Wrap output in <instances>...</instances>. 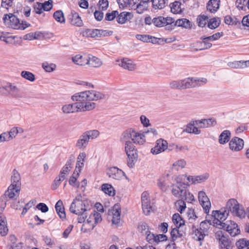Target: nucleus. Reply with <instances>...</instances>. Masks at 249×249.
Wrapping results in <instances>:
<instances>
[{
	"mask_svg": "<svg viewBox=\"0 0 249 249\" xmlns=\"http://www.w3.org/2000/svg\"><path fill=\"white\" fill-rule=\"evenodd\" d=\"M80 103H74L63 106L62 107L63 112L65 113H71L80 111Z\"/></svg>",
	"mask_w": 249,
	"mask_h": 249,
	"instance_id": "2eb2a0df",
	"label": "nucleus"
},
{
	"mask_svg": "<svg viewBox=\"0 0 249 249\" xmlns=\"http://www.w3.org/2000/svg\"><path fill=\"white\" fill-rule=\"evenodd\" d=\"M55 211L59 218L63 221L66 219L65 208L61 200H59L55 205Z\"/></svg>",
	"mask_w": 249,
	"mask_h": 249,
	"instance_id": "a211bd4d",
	"label": "nucleus"
},
{
	"mask_svg": "<svg viewBox=\"0 0 249 249\" xmlns=\"http://www.w3.org/2000/svg\"><path fill=\"white\" fill-rule=\"evenodd\" d=\"M180 89H185L187 88H192L195 86L192 80L190 78L185 79L180 81Z\"/></svg>",
	"mask_w": 249,
	"mask_h": 249,
	"instance_id": "de8ad7c7",
	"label": "nucleus"
},
{
	"mask_svg": "<svg viewBox=\"0 0 249 249\" xmlns=\"http://www.w3.org/2000/svg\"><path fill=\"white\" fill-rule=\"evenodd\" d=\"M228 65L234 69L244 68L249 67V60L231 62L228 63Z\"/></svg>",
	"mask_w": 249,
	"mask_h": 249,
	"instance_id": "393cba45",
	"label": "nucleus"
},
{
	"mask_svg": "<svg viewBox=\"0 0 249 249\" xmlns=\"http://www.w3.org/2000/svg\"><path fill=\"white\" fill-rule=\"evenodd\" d=\"M20 191H17V189H12L10 188V186L8 188L4 194L2 195L5 196V198H9L11 199H16L17 197L18 196V194Z\"/></svg>",
	"mask_w": 249,
	"mask_h": 249,
	"instance_id": "cd10ccee",
	"label": "nucleus"
},
{
	"mask_svg": "<svg viewBox=\"0 0 249 249\" xmlns=\"http://www.w3.org/2000/svg\"><path fill=\"white\" fill-rule=\"evenodd\" d=\"M172 186L173 187H176L177 189H178V190H180V196L181 195L182 190V192L183 191L184 192H187L188 190V188L190 186V185L188 183H185L182 182H177V184L176 185L173 184Z\"/></svg>",
	"mask_w": 249,
	"mask_h": 249,
	"instance_id": "4d7b16f0",
	"label": "nucleus"
},
{
	"mask_svg": "<svg viewBox=\"0 0 249 249\" xmlns=\"http://www.w3.org/2000/svg\"><path fill=\"white\" fill-rule=\"evenodd\" d=\"M184 201H186L188 203H191L193 201H195L194 196L192 194L189 192L188 190L187 192H184L181 191V195L180 196Z\"/></svg>",
	"mask_w": 249,
	"mask_h": 249,
	"instance_id": "49530a36",
	"label": "nucleus"
},
{
	"mask_svg": "<svg viewBox=\"0 0 249 249\" xmlns=\"http://www.w3.org/2000/svg\"><path fill=\"white\" fill-rule=\"evenodd\" d=\"M86 60V64H88L92 67H99L102 64V61L99 58L92 55L91 57H87Z\"/></svg>",
	"mask_w": 249,
	"mask_h": 249,
	"instance_id": "a878e982",
	"label": "nucleus"
},
{
	"mask_svg": "<svg viewBox=\"0 0 249 249\" xmlns=\"http://www.w3.org/2000/svg\"><path fill=\"white\" fill-rule=\"evenodd\" d=\"M113 217L112 223L113 224H118L120 220V215L121 213V205L119 203L115 204L111 210Z\"/></svg>",
	"mask_w": 249,
	"mask_h": 249,
	"instance_id": "f3484780",
	"label": "nucleus"
},
{
	"mask_svg": "<svg viewBox=\"0 0 249 249\" xmlns=\"http://www.w3.org/2000/svg\"><path fill=\"white\" fill-rule=\"evenodd\" d=\"M144 134L136 132L134 129L130 128L125 130L122 135L121 140H130L134 143L142 144L145 140Z\"/></svg>",
	"mask_w": 249,
	"mask_h": 249,
	"instance_id": "20e7f679",
	"label": "nucleus"
},
{
	"mask_svg": "<svg viewBox=\"0 0 249 249\" xmlns=\"http://www.w3.org/2000/svg\"><path fill=\"white\" fill-rule=\"evenodd\" d=\"M107 175L109 178L120 180L123 177L125 176V173L116 167H112L109 169Z\"/></svg>",
	"mask_w": 249,
	"mask_h": 249,
	"instance_id": "f8f14e48",
	"label": "nucleus"
},
{
	"mask_svg": "<svg viewBox=\"0 0 249 249\" xmlns=\"http://www.w3.org/2000/svg\"><path fill=\"white\" fill-rule=\"evenodd\" d=\"M220 0H210L207 4V10L211 13H215L219 8Z\"/></svg>",
	"mask_w": 249,
	"mask_h": 249,
	"instance_id": "412c9836",
	"label": "nucleus"
},
{
	"mask_svg": "<svg viewBox=\"0 0 249 249\" xmlns=\"http://www.w3.org/2000/svg\"><path fill=\"white\" fill-rule=\"evenodd\" d=\"M164 22L165 25L168 26L166 27V29L168 30H172L174 29L175 26H173L174 25V19L171 17H166L164 18Z\"/></svg>",
	"mask_w": 249,
	"mask_h": 249,
	"instance_id": "69168bd1",
	"label": "nucleus"
},
{
	"mask_svg": "<svg viewBox=\"0 0 249 249\" xmlns=\"http://www.w3.org/2000/svg\"><path fill=\"white\" fill-rule=\"evenodd\" d=\"M89 142V141L86 137V134L85 133H83L78 140L76 144V146L79 149H84L86 147Z\"/></svg>",
	"mask_w": 249,
	"mask_h": 249,
	"instance_id": "c756f323",
	"label": "nucleus"
},
{
	"mask_svg": "<svg viewBox=\"0 0 249 249\" xmlns=\"http://www.w3.org/2000/svg\"><path fill=\"white\" fill-rule=\"evenodd\" d=\"M181 3L179 1H175L170 4L171 11L173 14H181L184 8H181Z\"/></svg>",
	"mask_w": 249,
	"mask_h": 249,
	"instance_id": "2f4dec72",
	"label": "nucleus"
},
{
	"mask_svg": "<svg viewBox=\"0 0 249 249\" xmlns=\"http://www.w3.org/2000/svg\"><path fill=\"white\" fill-rule=\"evenodd\" d=\"M87 57H84L80 54H77L72 57V60L75 64L83 66L86 64V59Z\"/></svg>",
	"mask_w": 249,
	"mask_h": 249,
	"instance_id": "09e8293b",
	"label": "nucleus"
},
{
	"mask_svg": "<svg viewBox=\"0 0 249 249\" xmlns=\"http://www.w3.org/2000/svg\"><path fill=\"white\" fill-rule=\"evenodd\" d=\"M118 15V11L117 10L112 11L111 12H107L105 15V20L106 21H112Z\"/></svg>",
	"mask_w": 249,
	"mask_h": 249,
	"instance_id": "774afa93",
	"label": "nucleus"
},
{
	"mask_svg": "<svg viewBox=\"0 0 249 249\" xmlns=\"http://www.w3.org/2000/svg\"><path fill=\"white\" fill-rule=\"evenodd\" d=\"M176 207H178V211L180 213H182L183 212L186 208V205L185 201L181 198L179 200H177L175 203Z\"/></svg>",
	"mask_w": 249,
	"mask_h": 249,
	"instance_id": "13d9d810",
	"label": "nucleus"
},
{
	"mask_svg": "<svg viewBox=\"0 0 249 249\" xmlns=\"http://www.w3.org/2000/svg\"><path fill=\"white\" fill-rule=\"evenodd\" d=\"M89 91L88 90L82 91L74 94L71 96V99L73 101H76V103H85L89 100Z\"/></svg>",
	"mask_w": 249,
	"mask_h": 249,
	"instance_id": "dca6fc26",
	"label": "nucleus"
},
{
	"mask_svg": "<svg viewBox=\"0 0 249 249\" xmlns=\"http://www.w3.org/2000/svg\"><path fill=\"white\" fill-rule=\"evenodd\" d=\"M42 68L46 71L51 72L53 71L56 69V65L53 63L49 64L48 62H45L42 63Z\"/></svg>",
	"mask_w": 249,
	"mask_h": 249,
	"instance_id": "680f3d73",
	"label": "nucleus"
},
{
	"mask_svg": "<svg viewBox=\"0 0 249 249\" xmlns=\"http://www.w3.org/2000/svg\"><path fill=\"white\" fill-rule=\"evenodd\" d=\"M52 0H48L44 2H36L37 5H41L43 11H50L53 7Z\"/></svg>",
	"mask_w": 249,
	"mask_h": 249,
	"instance_id": "c03bdc74",
	"label": "nucleus"
},
{
	"mask_svg": "<svg viewBox=\"0 0 249 249\" xmlns=\"http://www.w3.org/2000/svg\"><path fill=\"white\" fill-rule=\"evenodd\" d=\"M37 34V36H35L34 35V33H30L28 34H26L23 36V39L24 40H32L33 39H38L39 37H40L42 35V34L40 32H35V35Z\"/></svg>",
	"mask_w": 249,
	"mask_h": 249,
	"instance_id": "338daca9",
	"label": "nucleus"
},
{
	"mask_svg": "<svg viewBox=\"0 0 249 249\" xmlns=\"http://www.w3.org/2000/svg\"><path fill=\"white\" fill-rule=\"evenodd\" d=\"M206 40H204L201 41H197L196 42V43L200 44V47H201V48L195 49V51H201L210 48L212 46V44L211 43L206 41Z\"/></svg>",
	"mask_w": 249,
	"mask_h": 249,
	"instance_id": "6e6d98bb",
	"label": "nucleus"
},
{
	"mask_svg": "<svg viewBox=\"0 0 249 249\" xmlns=\"http://www.w3.org/2000/svg\"><path fill=\"white\" fill-rule=\"evenodd\" d=\"M173 26H178L190 29L192 27V24L190 21L187 18H180L176 21Z\"/></svg>",
	"mask_w": 249,
	"mask_h": 249,
	"instance_id": "bb28decb",
	"label": "nucleus"
},
{
	"mask_svg": "<svg viewBox=\"0 0 249 249\" xmlns=\"http://www.w3.org/2000/svg\"><path fill=\"white\" fill-rule=\"evenodd\" d=\"M168 147L167 141L160 138L156 141L155 146L151 148V152L153 155H157L164 152Z\"/></svg>",
	"mask_w": 249,
	"mask_h": 249,
	"instance_id": "6e6552de",
	"label": "nucleus"
},
{
	"mask_svg": "<svg viewBox=\"0 0 249 249\" xmlns=\"http://www.w3.org/2000/svg\"><path fill=\"white\" fill-rule=\"evenodd\" d=\"M86 137L89 139H94L96 138L99 135V132L97 130H91L84 132Z\"/></svg>",
	"mask_w": 249,
	"mask_h": 249,
	"instance_id": "0e129e2a",
	"label": "nucleus"
},
{
	"mask_svg": "<svg viewBox=\"0 0 249 249\" xmlns=\"http://www.w3.org/2000/svg\"><path fill=\"white\" fill-rule=\"evenodd\" d=\"M78 208V206H77L74 203V202H72V203L71 204L70 207V211L74 214H75L78 215H81L84 214V212H85V208H81L80 210L77 209L76 210V208Z\"/></svg>",
	"mask_w": 249,
	"mask_h": 249,
	"instance_id": "37998d69",
	"label": "nucleus"
},
{
	"mask_svg": "<svg viewBox=\"0 0 249 249\" xmlns=\"http://www.w3.org/2000/svg\"><path fill=\"white\" fill-rule=\"evenodd\" d=\"M101 188L102 190L109 196H114L115 195L116 191L111 184L104 183L102 185Z\"/></svg>",
	"mask_w": 249,
	"mask_h": 249,
	"instance_id": "7c9ffc66",
	"label": "nucleus"
},
{
	"mask_svg": "<svg viewBox=\"0 0 249 249\" xmlns=\"http://www.w3.org/2000/svg\"><path fill=\"white\" fill-rule=\"evenodd\" d=\"M198 199L204 213L208 214L211 206L209 198L204 191H199L198 194Z\"/></svg>",
	"mask_w": 249,
	"mask_h": 249,
	"instance_id": "0eeeda50",
	"label": "nucleus"
},
{
	"mask_svg": "<svg viewBox=\"0 0 249 249\" xmlns=\"http://www.w3.org/2000/svg\"><path fill=\"white\" fill-rule=\"evenodd\" d=\"M66 178L65 175H60L55 178L53 181V183L52 185V189L54 190L57 188L58 186L60 184L61 181Z\"/></svg>",
	"mask_w": 249,
	"mask_h": 249,
	"instance_id": "5fc2aeb1",
	"label": "nucleus"
},
{
	"mask_svg": "<svg viewBox=\"0 0 249 249\" xmlns=\"http://www.w3.org/2000/svg\"><path fill=\"white\" fill-rule=\"evenodd\" d=\"M89 91V100L97 101L100 99H105L106 95L103 93L96 90H88Z\"/></svg>",
	"mask_w": 249,
	"mask_h": 249,
	"instance_id": "4be33fe9",
	"label": "nucleus"
},
{
	"mask_svg": "<svg viewBox=\"0 0 249 249\" xmlns=\"http://www.w3.org/2000/svg\"><path fill=\"white\" fill-rule=\"evenodd\" d=\"M213 223L214 224L222 226V228L220 229L228 231L231 236L234 237L240 233V230L238 225L233 221H230L231 224H228L221 221H220V223L217 222H213Z\"/></svg>",
	"mask_w": 249,
	"mask_h": 249,
	"instance_id": "39448f33",
	"label": "nucleus"
},
{
	"mask_svg": "<svg viewBox=\"0 0 249 249\" xmlns=\"http://www.w3.org/2000/svg\"><path fill=\"white\" fill-rule=\"evenodd\" d=\"M224 22L229 25L240 26L239 20L235 17L232 18L231 16L228 15L224 17Z\"/></svg>",
	"mask_w": 249,
	"mask_h": 249,
	"instance_id": "72a5a7b5",
	"label": "nucleus"
},
{
	"mask_svg": "<svg viewBox=\"0 0 249 249\" xmlns=\"http://www.w3.org/2000/svg\"><path fill=\"white\" fill-rule=\"evenodd\" d=\"M235 244L238 249H249V240L246 238L240 239Z\"/></svg>",
	"mask_w": 249,
	"mask_h": 249,
	"instance_id": "ea45409f",
	"label": "nucleus"
},
{
	"mask_svg": "<svg viewBox=\"0 0 249 249\" xmlns=\"http://www.w3.org/2000/svg\"><path fill=\"white\" fill-rule=\"evenodd\" d=\"M21 76L24 79L31 82H34L35 79V75L31 72L23 71L21 73Z\"/></svg>",
	"mask_w": 249,
	"mask_h": 249,
	"instance_id": "bf43d9fd",
	"label": "nucleus"
},
{
	"mask_svg": "<svg viewBox=\"0 0 249 249\" xmlns=\"http://www.w3.org/2000/svg\"><path fill=\"white\" fill-rule=\"evenodd\" d=\"M8 229L7 226L6 220H0V234L2 236L7 234Z\"/></svg>",
	"mask_w": 249,
	"mask_h": 249,
	"instance_id": "3c124183",
	"label": "nucleus"
},
{
	"mask_svg": "<svg viewBox=\"0 0 249 249\" xmlns=\"http://www.w3.org/2000/svg\"><path fill=\"white\" fill-rule=\"evenodd\" d=\"M244 144V142L242 139L234 137L230 141L229 147L232 151H239L243 148Z\"/></svg>",
	"mask_w": 249,
	"mask_h": 249,
	"instance_id": "1a4fd4ad",
	"label": "nucleus"
},
{
	"mask_svg": "<svg viewBox=\"0 0 249 249\" xmlns=\"http://www.w3.org/2000/svg\"><path fill=\"white\" fill-rule=\"evenodd\" d=\"M208 19V17L207 16L199 15L197 18V23L199 27H204L206 24V20Z\"/></svg>",
	"mask_w": 249,
	"mask_h": 249,
	"instance_id": "e2e57ef3",
	"label": "nucleus"
},
{
	"mask_svg": "<svg viewBox=\"0 0 249 249\" xmlns=\"http://www.w3.org/2000/svg\"><path fill=\"white\" fill-rule=\"evenodd\" d=\"M13 97L16 98H21L24 97L23 94L20 92L19 89L15 86L12 85L10 89H9V93Z\"/></svg>",
	"mask_w": 249,
	"mask_h": 249,
	"instance_id": "4c0bfd02",
	"label": "nucleus"
},
{
	"mask_svg": "<svg viewBox=\"0 0 249 249\" xmlns=\"http://www.w3.org/2000/svg\"><path fill=\"white\" fill-rule=\"evenodd\" d=\"M80 111L82 110H91L95 107L96 104L93 102H90L89 101H86L85 103L80 104Z\"/></svg>",
	"mask_w": 249,
	"mask_h": 249,
	"instance_id": "79ce46f5",
	"label": "nucleus"
},
{
	"mask_svg": "<svg viewBox=\"0 0 249 249\" xmlns=\"http://www.w3.org/2000/svg\"><path fill=\"white\" fill-rule=\"evenodd\" d=\"M138 231L142 234H147V231H149V226L145 222H141L138 226Z\"/></svg>",
	"mask_w": 249,
	"mask_h": 249,
	"instance_id": "052dcab7",
	"label": "nucleus"
},
{
	"mask_svg": "<svg viewBox=\"0 0 249 249\" xmlns=\"http://www.w3.org/2000/svg\"><path fill=\"white\" fill-rule=\"evenodd\" d=\"M53 17L55 20L60 23L65 22V18L64 13L62 10H57L54 12Z\"/></svg>",
	"mask_w": 249,
	"mask_h": 249,
	"instance_id": "a19ab883",
	"label": "nucleus"
},
{
	"mask_svg": "<svg viewBox=\"0 0 249 249\" xmlns=\"http://www.w3.org/2000/svg\"><path fill=\"white\" fill-rule=\"evenodd\" d=\"M216 239H219L221 244L227 249H229L231 247L230 242L228 239V236L225 235V233L222 231H218L215 234Z\"/></svg>",
	"mask_w": 249,
	"mask_h": 249,
	"instance_id": "6ab92c4d",
	"label": "nucleus"
},
{
	"mask_svg": "<svg viewBox=\"0 0 249 249\" xmlns=\"http://www.w3.org/2000/svg\"><path fill=\"white\" fill-rule=\"evenodd\" d=\"M196 125H199L200 128H206L214 126L216 124V121L213 118H211L208 119H204L200 120H196Z\"/></svg>",
	"mask_w": 249,
	"mask_h": 249,
	"instance_id": "4468645a",
	"label": "nucleus"
},
{
	"mask_svg": "<svg viewBox=\"0 0 249 249\" xmlns=\"http://www.w3.org/2000/svg\"><path fill=\"white\" fill-rule=\"evenodd\" d=\"M142 205L143 213L145 215H149L150 210L152 208L150 200L146 199V200H142Z\"/></svg>",
	"mask_w": 249,
	"mask_h": 249,
	"instance_id": "a18cd8bd",
	"label": "nucleus"
},
{
	"mask_svg": "<svg viewBox=\"0 0 249 249\" xmlns=\"http://www.w3.org/2000/svg\"><path fill=\"white\" fill-rule=\"evenodd\" d=\"M164 17L162 16H159L154 18L152 19V22L154 25L157 27H161L165 25Z\"/></svg>",
	"mask_w": 249,
	"mask_h": 249,
	"instance_id": "603ef678",
	"label": "nucleus"
},
{
	"mask_svg": "<svg viewBox=\"0 0 249 249\" xmlns=\"http://www.w3.org/2000/svg\"><path fill=\"white\" fill-rule=\"evenodd\" d=\"M152 7L157 9H161L164 8L168 3L167 0H153Z\"/></svg>",
	"mask_w": 249,
	"mask_h": 249,
	"instance_id": "e433bc0d",
	"label": "nucleus"
},
{
	"mask_svg": "<svg viewBox=\"0 0 249 249\" xmlns=\"http://www.w3.org/2000/svg\"><path fill=\"white\" fill-rule=\"evenodd\" d=\"M125 142V151L128 158L130 156L131 154L137 153V150L133 144V142L130 140H121Z\"/></svg>",
	"mask_w": 249,
	"mask_h": 249,
	"instance_id": "5701e85b",
	"label": "nucleus"
},
{
	"mask_svg": "<svg viewBox=\"0 0 249 249\" xmlns=\"http://www.w3.org/2000/svg\"><path fill=\"white\" fill-rule=\"evenodd\" d=\"M223 36V32H218L216 33L212 36H201L200 39L202 40H216L220 38L221 37H222Z\"/></svg>",
	"mask_w": 249,
	"mask_h": 249,
	"instance_id": "8fccbe9b",
	"label": "nucleus"
},
{
	"mask_svg": "<svg viewBox=\"0 0 249 249\" xmlns=\"http://www.w3.org/2000/svg\"><path fill=\"white\" fill-rule=\"evenodd\" d=\"M144 134L136 132L134 129L130 128L125 130L122 135L121 140H130L134 143L142 144L145 140Z\"/></svg>",
	"mask_w": 249,
	"mask_h": 249,
	"instance_id": "f03ea898",
	"label": "nucleus"
},
{
	"mask_svg": "<svg viewBox=\"0 0 249 249\" xmlns=\"http://www.w3.org/2000/svg\"><path fill=\"white\" fill-rule=\"evenodd\" d=\"M68 20L70 21L71 24L72 25L77 27H81L83 25V22L79 15L78 13L72 10L71 14L68 17Z\"/></svg>",
	"mask_w": 249,
	"mask_h": 249,
	"instance_id": "9b49d317",
	"label": "nucleus"
},
{
	"mask_svg": "<svg viewBox=\"0 0 249 249\" xmlns=\"http://www.w3.org/2000/svg\"><path fill=\"white\" fill-rule=\"evenodd\" d=\"M98 29H86L82 33L83 36L86 37H98Z\"/></svg>",
	"mask_w": 249,
	"mask_h": 249,
	"instance_id": "f704fd0d",
	"label": "nucleus"
},
{
	"mask_svg": "<svg viewBox=\"0 0 249 249\" xmlns=\"http://www.w3.org/2000/svg\"><path fill=\"white\" fill-rule=\"evenodd\" d=\"M221 23V18L219 17H214L209 19L207 26L211 29H215L219 26Z\"/></svg>",
	"mask_w": 249,
	"mask_h": 249,
	"instance_id": "473e14b6",
	"label": "nucleus"
},
{
	"mask_svg": "<svg viewBox=\"0 0 249 249\" xmlns=\"http://www.w3.org/2000/svg\"><path fill=\"white\" fill-rule=\"evenodd\" d=\"M223 209L226 210L227 211V216H228L230 212L233 215L240 218H245L247 215L243 206L240 205L238 201L234 198L229 199Z\"/></svg>",
	"mask_w": 249,
	"mask_h": 249,
	"instance_id": "f257e3e1",
	"label": "nucleus"
},
{
	"mask_svg": "<svg viewBox=\"0 0 249 249\" xmlns=\"http://www.w3.org/2000/svg\"><path fill=\"white\" fill-rule=\"evenodd\" d=\"M144 134L136 132L134 129L130 128L125 130L122 135L121 140H130L134 143L142 144L145 140Z\"/></svg>",
	"mask_w": 249,
	"mask_h": 249,
	"instance_id": "7ed1b4c3",
	"label": "nucleus"
},
{
	"mask_svg": "<svg viewBox=\"0 0 249 249\" xmlns=\"http://www.w3.org/2000/svg\"><path fill=\"white\" fill-rule=\"evenodd\" d=\"M90 217H93L94 220V223L92 224L91 230H93L98 223L102 221V218L101 214L95 210H93L90 213Z\"/></svg>",
	"mask_w": 249,
	"mask_h": 249,
	"instance_id": "58836bf2",
	"label": "nucleus"
},
{
	"mask_svg": "<svg viewBox=\"0 0 249 249\" xmlns=\"http://www.w3.org/2000/svg\"><path fill=\"white\" fill-rule=\"evenodd\" d=\"M227 211L226 210L221 209V210H213L212 212V216L214 218L213 222L220 221L223 222L228 216H227Z\"/></svg>",
	"mask_w": 249,
	"mask_h": 249,
	"instance_id": "ddd939ff",
	"label": "nucleus"
},
{
	"mask_svg": "<svg viewBox=\"0 0 249 249\" xmlns=\"http://www.w3.org/2000/svg\"><path fill=\"white\" fill-rule=\"evenodd\" d=\"M208 178L209 175L208 174H205V175L196 176H189L187 177V179L188 181H190V178H192V183L196 184L204 182Z\"/></svg>",
	"mask_w": 249,
	"mask_h": 249,
	"instance_id": "b1692460",
	"label": "nucleus"
},
{
	"mask_svg": "<svg viewBox=\"0 0 249 249\" xmlns=\"http://www.w3.org/2000/svg\"><path fill=\"white\" fill-rule=\"evenodd\" d=\"M119 65L129 71H132L135 69V65L133 64L130 60L124 58Z\"/></svg>",
	"mask_w": 249,
	"mask_h": 249,
	"instance_id": "c9c22d12",
	"label": "nucleus"
},
{
	"mask_svg": "<svg viewBox=\"0 0 249 249\" xmlns=\"http://www.w3.org/2000/svg\"><path fill=\"white\" fill-rule=\"evenodd\" d=\"M133 17V15L132 13L122 12L120 14L118 13L117 16V21L118 23L122 24L132 19Z\"/></svg>",
	"mask_w": 249,
	"mask_h": 249,
	"instance_id": "aec40b11",
	"label": "nucleus"
},
{
	"mask_svg": "<svg viewBox=\"0 0 249 249\" xmlns=\"http://www.w3.org/2000/svg\"><path fill=\"white\" fill-rule=\"evenodd\" d=\"M138 158V153L131 154L129 158L127 157V165L130 168H133Z\"/></svg>",
	"mask_w": 249,
	"mask_h": 249,
	"instance_id": "864d4df0",
	"label": "nucleus"
},
{
	"mask_svg": "<svg viewBox=\"0 0 249 249\" xmlns=\"http://www.w3.org/2000/svg\"><path fill=\"white\" fill-rule=\"evenodd\" d=\"M13 175L11 177V184L10 188L12 189H17V191H20L21 188L20 176L18 171L14 169Z\"/></svg>",
	"mask_w": 249,
	"mask_h": 249,
	"instance_id": "9d476101",
	"label": "nucleus"
},
{
	"mask_svg": "<svg viewBox=\"0 0 249 249\" xmlns=\"http://www.w3.org/2000/svg\"><path fill=\"white\" fill-rule=\"evenodd\" d=\"M3 20L5 24H8V26L14 29H18L19 19L14 14L9 13L5 14L3 17Z\"/></svg>",
	"mask_w": 249,
	"mask_h": 249,
	"instance_id": "423d86ee",
	"label": "nucleus"
},
{
	"mask_svg": "<svg viewBox=\"0 0 249 249\" xmlns=\"http://www.w3.org/2000/svg\"><path fill=\"white\" fill-rule=\"evenodd\" d=\"M231 137V133L230 130H224L219 136L218 142L220 144H224L230 141Z\"/></svg>",
	"mask_w": 249,
	"mask_h": 249,
	"instance_id": "c85d7f7f",
	"label": "nucleus"
}]
</instances>
